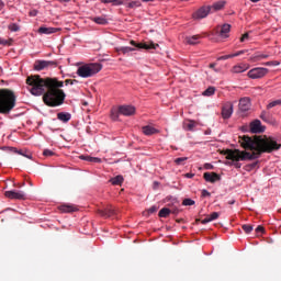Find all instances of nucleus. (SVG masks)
Listing matches in <instances>:
<instances>
[{"label":"nucleus","instance_id":"f257e3e1","mask_svg":"<svg viewBox=\"0 0 281 281\" xmlns=\"http://www.w3.org/2000/svg\"><path fill=\"white\" fill-rule=\"evenodd\" d=\"M243 148L252 150V153L238 149H228L225 151L226 159L231 161H251L258 159L262 153H273V150H280L281 144L271 136H244L240 139Z\"/></svg>","mask_w":281,"mask_h":281},{"label":"nucleus","instance_id":"f03ea898","mask_svg":"<svg viewBox=\"0 0 281 281\" xmlns=\"http://www.w3.org/2000/svg\"><path fill=\"white\" fill-rule=\"evenodd\" d=\"M26 85L32 95H43L49 87H65V82L58 81V79H43L40 76L29 77Z\"/></svg>","mask_w":281,"mask_h":281},{"label":"nucleus","instance_id":"7ed1b4c3","mask_svg":"<svg viewBox=\"0 0 281 281\" xmlns=\"http://www.w3.org/2000/svg\"><path fill=\"white\" fill-rule=\"evenodd\" d=\"M63 86H48L47 92L43 95L44 103L47 106H60L65 102V92Z\"/></svg>","mask_w":281,"mask_h":281},{"label":"nucleus","instance_id":"20e7f679","mask_svg":"<svg viewBox=\"0 0 281 281\" xmlns=\"http://www.w3.org/2000/svg\"><path fill=\"white\" fill-rule=\"evenodd\" d=\"M14 93L10 90H0V113H10L14 109Z\"/></svg>","mask_w":281,"mask_h":281},{"label":"nucleus","instance_id":"39448f33","mask_svg":"<svg viewBox=\"0 0 281 281\" xmlns=\"http://www.w3.org/2000/svg\"><path fill=\"white\" fill-rule=\"evenodd\" d=\"M102 71V65L98 63L85 64L78 67L77 76L79 78H93L95 74Z\"/></svg>","mask_w":281,"mask_h":281},{"label":"nucleus","instance_id":"423d86ee","mask_svg":"<svg viewBox=\"0 0 281 281\" xmlns=\"http://www.w3.org/2000/svg\"><path fill=\"white\" fill-rule=\"evenodd\" d=\"M268 74V68L256 67L247 72V77L250 78V80H261V78H265Z\"/></svg>","mask_w":281,"mask_h":281},{"label":"nucleus","instance_id":"0eeeda50","mask_svg":"<svg viewBox=\"0 0 281 281\" xmlns=\"http://www.w3.org/2000/svg\"><path fill=\"white\" fill-rule=\"evenodd\" d=\"M209 14H212L210 5H203L198 9L192 16L195 21H201V19H206Z\"/></svg>","mask_w":281,"mask_h":281},{"label":"nucleus","instance_id":"6e6552de","mask_svg":"<svg viewBox=\"0 0 281 281\" xmlns=\"http://www.w3.org/2000/svg\"><path fill=\"white\" fill-rule=\"evenodd\" d=\"M234 115V103L232 101H227L222 106V117L223 120H229Z\"/></svg>","mask_w":281,"mask_h":281},{"label":"nucleus","instance_id":"1a4fd4ad","mask_svg":"<svg viewBox=\"0 0 281 281\" xmlns=\"http://www.w3.org/2000/svg\"><path fill=\"white\" fill-rule=\"evenodd\" d=\"M4 196L11 200L25 201V192L19 190L5 191Z\"/></svg>","mask_w":281,"mask_h":281},{"label":"nucleus","instance_id":"9d476101","mask_svg":"<svg viewBox=\"0 0 281 281\" xmlns=\"http://www.w3.org/2000/svg\"><path fill=\"white\" fill-rule=\"evenodd\" d=\"M47 67H56V61L36 60L34 64L35 71H43V69H47Z\"/></svg>","mask_w":281,"mask_h":281},{"label":"nucleus","instance_id":"9b49d317","mask_svg":"<svg viewBox=\"0 0 281 281\" xmlns=\"http://www.w3.org/2000/svg\"><path fill=\"white\" fill-rule=\"evenodd\" d=\"M249 67L251 66L247 63L236 64L231 68V74H245V71L249 70Z\"/></svg>","mask_w":281,"mask_h":281},{"label":"nucleus","instance_id":"f8f14e48","mask_svg":"<svg viewBox=\"0 0 281 281\" xmlns=\"http://www.w3.org/2000/svg\"><path fill=\"white\" fill-rule=\"evenodd\" d=\"M130 44H132L134 47H137L138 49H157L159 47V44L155 43H136L135 41H131Z\"/></svg>","mask_w":281,"mask_h":281},{"label":"nucleus","instance_id":"ddd939ff","mask_svg":"<svg viewBox=\"0 0 281 281\" xmlns=\"http://www.w3.org/2000/svg\"><path fill=\"white\" fill-rule=\"evenodd\" d=\"M119 111L121 115H125L126 117H130L131 115H135L136 109L133 105H120Z\"/></svg>","mask_w":281,"mask_h":281},{"label":"nucleus","instance_id":"4468645a","mask_svg":"<svg viewBox=\"0 0 281 281\" xmlns=\"http://www.w3.org/2000/svg\"><path fill=\"white\" fill-rule=\"evenodd\" d=\"M249 109H251V100L247 97L241 98L239 100V111H241V113H247Z\"/></svg>","mask_w":281,"mask_h":281},{"label":"nucleus","instance_id":"2eb2a0df","mask_svg":"<svg viewBox=\"0 0 281 281\" xmlns=\"http://www.w3.org/2000/svg\"><path fill=\"white\" fill-rule=\"evenodd\" d=\"M250 132L251 133H265V126H262V123L260 121H254L250 124Z\"/></svg>","mask_w":281,"mask_h":281},{"label":"nucleus","instance_id":"dca6fc26","mask_svg":"<svg viewBox=\"0 0 281 281\" xmlns=\"http://www.w3.org/2000/svg\"><path fill=\"white\" fill-rule=\"evenodd\" d=\"M204 179L209 183H216V181H221V176H218L216 172H205Z\"/></svg>","mask_w":281,"mask_h":281},{"label":"nucleus","instance_id":"f3484780","mask_svg":"<svg viewBox=\"0 0 281 281\" xmlns=\"http://www.w3.org/2000/svg\"><path fill=\"white\" fill-rule=\"evenodd\" d=\"M225 3L226 2L224 0H220L217 2H214L212 5H209L211 14L223 10V8H225Z\"/></svg>","mask_w":281,"mask_h":281},{"label":"nucleus","instance_id":"a211bd4d","mask_svg":"<svg viewBox=\"0 0 281 281\" xmlns=\"http://www.w3.org/2000/svg\"><path fill=\"white\" fill-rule=\"evenodd\" d=\"M56 32H60V29L58 27H47V26H41L38 29V34H56Z\"/></svg>","mask_w":281,"mask_h":281},{"label":"nucleus","instance_id":"6ab92c4d","mask_svg":"<svg viewBox=\"0 0 281 281\" xmlns=\"http://www.w3.org/2000/svg\"><path fill=\"white\" fill-rule=\"evenodd\" d=\"M229 32H232V25L229 24L222 25L220 31L221 38H229Z\"/></svg>","mask_w":281,"mask_h":281},{"label":"nucleus","instance_id":"aec40b11","mask_svg":"<svg viewBox=\"0 0 281 281\" xmlns=\"http://www.w3.org/2000/svg\"><path fill=\"white\" fill-rule=\"evenodd\" d=\"M265 58H269L268 54H261V53H257L255 55H252L249 60L250 63H258L260 60H265Z\"/></svg>","mask_w":281,"mask_h":281},{"label":"nucleus","instance_id":"412c9836","mask_svg":"<svg viewBox=\"0 0 281 281\" xmlns=\"http://www.w3.org/2000/svg\"><path fill=\"white\" fill-rule=\"evenodd\" d=\"M199 41H201L200 35H192V36H187L186 37V43L188 45H199Z\"/></svg>","mask_w":281,"mask_h":281},{"label":"nucleus","instance_id":"4be33fe9","mask_svg":"<svg viewBox=\"0 0 281 281\" xmlns=\"http://www.w3.org/2000/svg\"><path fill=\"white\" fill-rule=\"evenodd\" d=\"M218 216H220L218 212L211 213L204 220H202V225H205L206 223H212V221H216Z\"/></svg>","mask_w":281,"mask_h":281},{"label":"nucleus","instance_id":"5701e85b","mask_svg":"<svg viewBox=\"0 0 281 281\" xmlns=\"http://www.w3.org/2000/svg\"><path fill=\"white\" fill-rule=\"evenodd\" d=\"M57 120H59L60 122H69V120H71V114L67 113V112H59L57 114Z\"/></svg>","mask_w":281,"mask_h":281},{"label":"nucleus","instance_id":"b1692460","mask_svg":"<svg viewBox=\"0 0 281 281\" xmlns=\"http://www.w3.org/2000/svg\"><path fill=\"white\" fill-rule=\"evenodd\" d=\"M143 133H144V135H156V133H159V130H157L150 125H147V126L143 127Z\"/></svg>","mask_w":281,"mask_h":281},{"label":"nucleus","instance_id":"393cba45","mask_svg":"<svg viewBox=\"0 0 281 281\" xmlns=\"http://www.w3.org/2000/svg\"><path fill=\"white\" fill-rule=\"evenodd\" d=\"M111 120H113L114 122H117V120H120V115H122V113H120V108H113L111 110Z\"/></svg>","mask_w":281,"mask_h":281},{"label":"nucleus","instance_id":"a878e982","mask_svg":"<svg viewBox=\"0 0 281 281\" xmlns=\"http://www.w3.org/2000/svg\"><path fill=\"white\" fill-rule=\"evenodd\" d=\"M110 183H112V186H122V183H124V177L116 176L110 180Z\"/></svg>","mask_w":281,"mask_h":281},{"label":"nucleus","instance_id":"bb28decb","mask_svg":"<svg viewBox=\"0 0 281 281\" xmlns=\"http://www.w3.org/2000/svg\"><path fill=\"white\" fill-rule=\"evenodd\" d=\"M158 216H159L160 218H168V216H170V209H168V207L161 209V210L159 211V213H158Z\"/></svg>","mask_w":281,"mask_h":281},{"label":"nucleus","instance_id":"cd10ccee","mask_svg":"<svg viewBox=\"0 0 281 281\" xmlns=\"http://www.w3.org/2000/svg\"><path fill=\"white\" fill-rule=\"evenodd\" d=\"M214 93H216V88L214 87H209L203 93L202 95H205L207 98L214 95Z\"/></svg>","mask_w":281,"mask_h":281},{"label":"nucleus","instance_id":"c85d7f7f","mask_svg":"<svg viewBox=\"0 0 281 281\" xmlns=\"http://www.w3.org/2000/svg\"><path fill=\"white\" fill-rule=\"evenodd\" d=\"M184 128L187 131H194V128H196V122L195 121H189V122L184 123Z\"/></svg>","mask_w":281,"mask_h":281},{"label":"nucleus","instance_id":"c756f323","mask_svg":"<svg viewBox=\"0 0 281 281\" xmlns=\"http://www.w3.org/2000/svg\"><path fill=\"white\" fill-rule=\"evenodd\" d=\"M101 3H113L114 5H122L124 0H100Z\"/></svg>","mask_w":281,"mask_h":281},{"label":"nucleus","instance_id":"7c9ffc66","mask_svg":"<svg viewBox=\"0 0 281 281\" xmlns=\"http://www.w3.org/2000/svg\"><path fill=\"white\" fill-rule=\"evenodd\" d=\"M60 210H61V212L69 213V212H75V211H76V207H74V206H71V205H61V206H60Z\"/></svg>","mask_w":281,"mask_h":281},{"label":"nucleus","instance_id":"2f4dec72","mask_svg":"<svg viewBox=\"0 0 281 281\" xmlns=\"http://www.w3.org/2000/svg\"><path fill=\"white\" fill-rule=\"evenodd\" d=\"M119 52H122V54H130V52H135V48L130 46H123L119 48Z\"/></svg>","mask_w":281,"mask_h":281},{"label":"nucleus","instance_id":"473e14b6","mask_svg":"<svg viewBox=\"0 0 281 281\" xmlns=\"http://www.w3.org/2000/svg\"><path fill=\"white\" fill-rule=\"evenodd\" d=\"M281 105V99L271 101L268 103L267 109H273V106H280Z\"/></svg>","mask_w":281,"mask_h":281},{"label":"nucleus","instance_id":"72a5a7b5","mask_svg":"<svg viewBox=\"0 0 281 281\" xmlns=\"http://www.w3.org/2000/svg\"><path fill=\"white\" fill-rule=\"evenodd\" d=\"M8 29L10 30V32H19V30H21V27L16 23L9 24Z\"/></svg>","mask_w":281,"mask_h":281},{"label":"nucleus","instance_id":"f704fd0d","mask_svg":"<svg viewBox=\"0 0 281 281\" xmlns=\"http://www.w3.org/2000/svg\"><path fill=\"white\" fill-rule=\"evenodd\" d=\"M243 229L246 234H251V232H254V226L244 224Z\"/></svg>","mask_w":281,"mask_h":281},{"label":"nucleus","instance_id":"c9c22d12","mask_svg":"<svg viewBox=\"0 0 281 281\" xmlns=\"http://www.w3.org/2000/svg\"><path fill=\"white\" fill-rule=\"evenodd\" d=\"M94 23H98L99 25H106V19H104V18H94Z\"/></svg>","mask_w":281,"mask_h":281},{"label":"nucleus","instance_id":"e433bc0d","mask_svg":"<svg viewBox=\"0 0 281 281\" xmlns=\"http://www.w3.org/2000/svg\"><path fill=\"white\" fill-rule=\"evenodd\" d=\"M266 67H278L280 65V61L273 60V61H267L265 63Z\"/></svg>","mask_w":281,"mask_h":281},{"label":"nucleus","instance_id":"4c0bfd02","mask_svg":"<svg viewBox=\"0 0 281 281\" xmlns=\"http://www.w3.org/2000/svg\"><path fill=\"white\" fill-rule=\"evenodd\" d=\"M260 117H261V120H263V122H271L269 113H267L265 111L261 113Z\"/></svg>","mask_w":281,"mask_h":281},{"label":"nucleus","instance_id":"58836bf2","mask_svg":"<svg viewBox=\"0 0 281 281\" xmlns=\"http://www.w3.org/2000/svg\"><path fill=\"white\" fill-rule=\"evenodd\" d=\"M0 45H3V46L12 45V40H4L0 37Z\"/></svg>","mask_w":281,"mask_h":281},{"label":"nucleus","instance_id":"ea45409f","mask_svg":"<svg viewBox=\"0 0 281 281\" xmlns=\"http://www.w3.org/2000/svg\"><path fill=\"white\" fill-rule=\"evenodd\" d=\"M229 58H234V55L233 54L223 55L217 57V60H229Z\"/></svg>","mask_w":281,"mask_h":281},{"label":"nucleus","instance_id":"a19ab883","mask_svg":"<svg viewBox=\"0 0 281 281\" xmlns=\"http://www.w3.org/2000/svg\"><path fill=\"white\" fill-rule=\"evenodd\" d=\"M183 161H188V157H180V158H177L175 160V164H177V166H181V164H183Z\"/></svg>","mask_w":281,"mask_h":281},{"label":"nucleus","instance_id":"79ce46f5","mask_svg":"<svg viewBox=\"0 0 281 281\" xmlns=\"http://www.w3.org/2000/svg\"><path fill=\"white\" fill-rule=\"evenodd\" d=\"M194 200L192 199H184L182 202V205L188 206V205H194Z\"/></svg>","mask_w":281,"mask_h":281},{"label":"nucleus","instance_id":"37998d69","mask_svg":"<svg viewBox=\"0 0 281 281\" xmlns=\"http://www.w3.org/2000/svg\"><path fill=\"white\" fill-rule=\"evenodd\" d=\"M142 5V2L139 1H132L128 3V8H139Z\"/></svg>","mask_w":281,"mask_h":281},{"label":"nucleus","instance_id":"c03bdc74","mask_svg":"<svg viewBox=\"0 0 281 281\" xmlns=\"http://www.w3.org/2000/svg\"><path fill=\"white\" fill-rule=\"evenodd\" d=\"M88 161H91L93 164H102V159L98 157H90L88 158Z\"/></svg>","mask_w":281,"mask_h":281},{"label":"nucleus","instance_id":"a18cd8bd","mask_svg":"<svg viewBox=\"0 0 281 281\" xmlns=\"http://www.w3.org/2000/svg\"><path fill=\"white\" fill-rule=\"evenodd\" d=\"M210 69L214 70L216 74L221 71V68H216V64H210Z\"/></svg>","mask_w":281,"mask_h":281},{"label":"nucleus","instance_id":"49530a36","mask_svg":"<svg viewBox=\"0 0 281 281\" xmlns=\"http://www.w3.org/2000/svg\"><path fill=\"white\" fill-rule=\"evenodd\" d=\"M43 155H44V157H52V155H54V151H52V150H49V149H45V150L43 151Z\"/></svg>","mask_w":281,"mask_h":281},{"label":"nucleus","instance_id":"de8ad7c7","mask_svg":"<svg viewBox=\"0 0 281 281\" xmlns=\"http://www.w3.org/2000/svg\"><path fill=\"white\" fill-rule=\"evenodd\" d=\"M245 41H249V33H245V34L240 37V43H245Z\"/></svg>","mask_w":281,"mask_h":281},{"label":"nucleus","instance_id":"09e8293b","mask_svg":"<svg viewBox=\"0 0 281 281\" xmlns=\"http://www.w3.org/2000/svg\"><path fill=\"white\" fill-rule=\"evenodd\" d=\"M246 53H247V50H239L237 53H234L233 56H234V58H236L237 56H243V54H246Z\"/></svg>","mask_w":281,"mask_h":281},{"label":"nucleus","instance_id":"8fccbe9b","mask_svg":"<svg viewBox=\"0 0 281 281\" xmlns=\"http://www.w3.org/2000/svg\"><path fill=\"white\" fill-rule=\"evenodd\" d=\"M157 212V206H151L148 209V214H155Z\"/></svg>","mask_w":281,"mask_h":281},{"label":"nucleus","instance_id":"3c124183","mask_svg":"<svg viewBox=\"0 0 281 281\" xmlns=\"http://www.w3.org/2000/svg\"><path fill=\"white\" fill-rule=\"evenodd\" d=\"M18 153H19V155H23V157H26L27 159H32V154L25 155L21 151H18Z\"/></svg>","mask_w":281,"mask_h":281},{"label":"nucleus","instance_id":"603ef678","mask_svg":"<svg viewBox=\"0 0 281 281\" xmlns=\"http://www.w3.org/2000/svg\"><path fill=\"white\" fill-rule=\"evenodd\" d=\"M111 214H113V211H109V213L102 212L101 216H111Z\"/></svg>","mask_w":281,"mask_h":281},{"label":"nucleus","instance_id":"864d4df0","mask_svg":"<svg viewBox=\"0 0 281 281\" xmlns=\"http://www.w3.org/2000/svg\"><path fill=\"white\" fill-rule=\"evenodd\" d=\"M256 232H257V234H260V232H265V227L258 226V227L256 228Z\"/></svg>","mask_w":281,"mask_h":281},{"label":"nucleus","instance_id":"5fc2aeb1","mask_svg":"<svg viewBox=\"0 0 281 281\" xmlns=\"http://www.w3.org/2000/svg\"><path fill=\"white\" fill-rule=\"evenodd\" d=\"M91 156H80V159H82L83 161H89Z\"/></svg>","mask_w":281,"mask_h":281},{"label":"nucleus","instance_id":"6e6d98bb","mask_svg":"<svg viewBox=\"0 0 281 281\" xmlns=\"http://www.w3.org/2000/svg\"><path fill=\"white\" fill-rule=\"evenodd\" d=\"M203 196H210V192L207 190L202 191Z\"/></svg>","mask_w":281,"mask_h":281},{"label":"nucleus","instance_id":"4d7b16f0","mask_svg":"<svg viewBox=\"0 0 281 281\" xmlns=\"http://www.w3.org/2000/svg\"><path fill=\"white\" fill-rule=\"evenodd\" d=\"M187 179H192L194 177V173H186Z\"/></svg>","mask_w":281,"mask_h":281},{"label":"nucleus","instance_id":"13d9d810","mask_svg":"<svg viewBox=\"0 0 281 281\" xmlns=\"http://www.w3.org/2000/svg\"><path fill=\"white\" fill-rule=\"evenodd\" d=\"M5 7V3H3V0H0V10Z\"/></svg>","mask_w":281,"mask_h":281},{"label":"nucleus","instance_id":"bf43d9fd","mask_svg":"<svg viewBox=\"0 0 281 281\" xmlns=\"http://www.w3.org/2000/svg\"><path fill=\"white\" fill-rule=\"evenodd\" d=\"M65 85H74V81L67 79V80L65 81Z\"/></svg>","mask_w":281,"mask_h":281},{"label":"nucleus","instance_id":"052dcab7","mask_svg":"<svg viewBox=\"0 0 281 281\" xmlns=\"http://www.w3.org/2000/svg\"><path fill=\"white\" fill-rule=\"evenodd\" d=\"M60 1L61 3H69L70 0H58Z\"/></svg>","mask_w":281,"mask_h":281},{"label":"nucleus","instance_id":"680f3d73","mask_svg":"<svg viewBox=\"0 0 281 281\" xmlns=\"http://www.w3.org/2000/svg\"><path fill=\"white\" fill-rule=\"evenodd\" d=\"M235 168H240V164H235Z\"/></svg>","mask_w":281,"mask_h":281},{"label":"nucleus","instance_id":"e2e57ef3","mask_svg":"<svg viewBox=\"0 0 281 281\" xmlns=\"http://www.w3.org/2000/svg\"><path fill=\"white\" fill-rule=\"evenodd\" d=\"M252 3H258L260 0H250Z\"/></svg>","mask_w":281,"mask_h":281},{"label":"nucleus","instance_id":"0e129e2a","mask_svg":"<svg viewBox=\"0 0 281 281\" xmlns=\"http://www.w3.org/2000/svg\"><path fill=\"white\" fill-rule=\"evenodd\" d=\"M31 16H36V12L31 13Z\"/></svg>","mask_w":281,"mask_h":281},{"label":"nucleus","instance_id":"69168bd1","mask_svg":"<svg viewBox=\"0 0 281 281\" xmlns=\"http://www.w3.org/2000/svg\"><path fill=\"white\" fill-rule=\"evenodd\" d=\"M206 168H212V166L211 165H206Z\"/></svg>","mask_w":281,"mask_h":281},{"label":"nucleus","instance_id":"338daca9","mask_svg":"<svg viewBox=\"0 0 281 281\" xmlns=\"http://www.w3.org/2000/svg\"><path fill=\"white\" fill-rule=\"evenodd\" d=\"M229 205H234V201L229 202Z\"/></svg>","mask_w":281,"mask_h":281}]
</instances>
